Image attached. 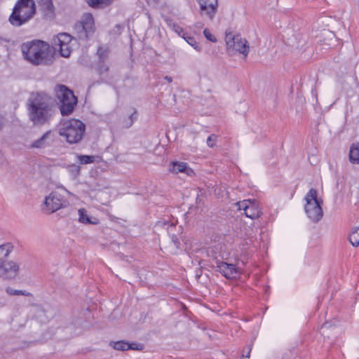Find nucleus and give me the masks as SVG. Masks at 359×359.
Here are the masks:
<instances>
[{
    "mask_svg": "<svg viewBox=\"0 0 359 359\" xmlns=\"http://www.w3.org/2000/svg\"><path fill=\"white\" fill-rule=\"evenodd\" d=\"M21 50L24 58L33 65H50L53 62V53L48 43L41 40H33L23 43Z\"/></svg>",
    "mask_w": 359,
    "mask_h": 359,
    "instance_id": "nucleus-1",
    "label": "nucleus"
},
{
    "mask_svg": "<svg viewBox=\"0 0 359 359\" xmlns=\"http://www.w3.org/2000/svg\"><path fill=\"white\" fill-rule=\"evenodd\" d=\"M28 109L29 119L35 126H43L50 119L51 107L39 93L33 99L29 100Z\"/></svg>",
    "mask_w": 359,
    "mask_h": 359,
    "instance_id": "nucleus-2",
    "label": "nucleus"
},
{
    "mask_svg": "<svg viewBox=\"0 0 359 359\" xmlns=\"http://www.w3.org/2000/svg\"><path fill=\"white\" fill-rule=\"evenodd\" d=\"M36 13V6L34 0H18L8 20L13 26L20 27L30 20Z\"/></svg>",
    "mask_w": 359,
    "mask_h": 359,
    "instance_id": "nucleus-3",
    "label": "nucleus"
},
{
    "mask_svg": "<svg viewBox=\"0 0 359 359\" xmlns=\"http://www.w3.org/2000/svg\"><path fill=\"white\" fill-rule=\"evenodd\" d=\"M55 97L59 101L62 116H69L73 113L78 103V98L72 90L64 84H57L55 87Z\"/></svg>",
    "mask_w": 359,
    "mask_h": 359,
    "instance_id": "nucleus-4",
    "label": "nucleus"
},
{
    "mask_svg": "<svg viewBox=\"0 0 359 359\" xmlns=\"http://www.w3.org/2000/svg\"><path fill=\"white\" fill-rule=\"evenodd\" d=\"M304 210L308 217L313 222L318 223L323 216V201L318 196V191L311 188L304 196Z\"/></svg>",
    "mask_w": 359,
    "mask_h": 359,
    "instance_id": "nucleus-5",
    "label": "nucleus"
},
{
    "mask_svg": "<svg viewBox=\"0 0 359 359\" xmlns=\"http://www.w3.org/2000/svg\"><path fill=\"white\" fill-rule=\"evenodd\" d=\"M85 130L86 125L81 121L72 118L63 123L58 133L65 137L69 144H76L81 140Z\"/></svg>",
    "mask_w": 359,
    "mask_h": 359,
    "instance_id": "nucleus-6",
    "label": "nucleus"
},
{
    "mask_svg": "<svg viewBox=\"0 0 359 359\" xmlns=\"http://www.w3.org/2000/svg\"><path fill=\"white\" fill-rule=\"evenodd\" d=\"M13 248V246L10 243L0 245V277L6 279L15 278L19 271V265L16 262L5 260Z\"/></svg>",
    "mask_w": 359,
    "mask_h": 359,
    "instance_id": "nucleus-7",
    "label": "nucleus"
},
{
    "mask_svg": "<svg viewBox=\"0 0 359 359\" xmlns=\"http://www.w3.org/2000/svg\"><path fill=\"white\" fill-rule=\"evenodd\" d=\"M225 41L227 47V51L229 54L234 52H238L247 57L249 53V46L248 41L245 39H242L241 35H233L231 33H226Z\"/></svg>",
    "mask_w": 359,
    "mask_h": 359,
    "instance_id": "nucleus-8",
    "label": "nucleus"
},
{
    "mask_svg": "<svg viewBox=\"0 0 359 359\" xmlns=\"http://www.w3.org/2000/svg\"><path fill=\"white\" fill-rule=\"evenodd\" d=\"M214 264L211 267L219 272L226 279H233L239 273V269L234 264H229L218 259L217 256L213 257Z\"/></svg>",
    "mask_w": 359,
    "mask_h": 359,
    "instance_id": "nucleus-9",
    "label": "nucleus"
},
{
    "mask_svg": "<svg viewBox=\"0 0 359 359\" xmlns=\"http://www.w3.org/2000/svg\"><path fill=\"white\" fill-rule=\"evenodd\" d=\"M237 205L238 210H243L245 215L252 219H257L262 215L259 203L255 199L239 201Z\"/></svg>",
    "mask_w": 359,
    "mask_h": 359,
    "instance_id": "nucleus-10",
    "label": "nucleus"
},
{
    "mask_svg": "<svg viewBox=\"0 0 359 359\" xmlns=\"http://www.w3.org/2000/svg\"><path fill=\"white\" fill-rule=\"evenodd\" d=\"M62 196L57 191H52L48 196H46L43 203L47 210L53 213L65 206L64 203L67 202H62Z\"/></svg>",
    "mask_w": 359,
    "mask_h": 359,
    "instance_id": "nucleus-11",
    "label": "nucleus"
},
{
    "mask_svg": "<svg viewBox=\"0 0 359 359\" xmlns=\"http://www.w3.org/2000/svg\"><path fill=\"white\" fill-rule=\"evenodd\" d=\"M84 29V39L88 40L93 36L95 31L94 18L90 13H86L83 15L81 26Z\"/></svg>",
    "mask_w": 359,
    "mask_h": 359,
    "instance_id": "nucleus-12",
    "label": "nucleus"
},
{
    "mask_svg": "<svg viewBox=\"0 0 359 359\" xmlns=\"http://www.w3.org/2000/svg\"><path fill=\"white\" fill-rule=\"evenodd\" d=\"M200 6L201 14H205L210 20H213L217 11V0H196Z\"/></svg>",
    "mask_w": 359,
    "mask_h": 359,
    "instance_id": "nucleus-13",
    "label": "nucleus"
},
{
    "mask_svg": "<svg viewBox=\"0 0 359 359\" xmlns=\"http://www.w3.org/2000/svg\"><path fill=\"white\" fill-rule=\"evenodd\" d=\"M43 18L52 20L55 17V8L53 0H37Z\"/></svg>",
    "mask_w": 359,
    "mask_h": 359,
    "instance_id": "nucleus-14",
    "label": "nucleus"
},
{
    "mask_svg": "<svg viewBox=\"0 0 359 359\" xmlns=\"http://www.w3.org/2000/svg\"><path fill=\"white\" fill-rule=\"evenodd\" d=\"M169 171L175 173H184L187 176H193L195 175V172L193 169H191L187 163L181 162V161H172L169 165Z\"/></svg>",
    "mask_w": 359,
    "mask_h": 359,
    "instance_id": "nucleus-15",
    "label": "nucleus"
},
{
    "mask_svg": "<svg viewBox=\"0 0 359 359\" xmlns=\"http://www.w3.org/2000/svg\"><path fill=\"white\" fill-rule=\"evenodd\" d=\"M79 219L80 223L84 224H97L99 219L96 217H93L87 214V210L85 208H80L78 211Z\"/></svg>",
    "mask_w": 359,
    "mask_h": 359,
    "instance_id": "nucleus-16",
    "label": "nucleus"
},
{
    "mask_svg": "<svg viewBox=\"0 0 359 359\" xmlns=\"http://www.w3.org/2000/svg\"><path fill=\"white\" fill-rule=\"evenodd\" d=\"M51 135V130H48L40 138L34 141L32 144L29 146L30 149H44L46 147L49 146L50 144L48 142L47 140L49 136Z\"/></svg>",
    "mask_w": 359,
    "mask_h": 359,
    "instance_id": "nucleus-17",
    "label": "nucleus"
},
{
    "mask_svg": "<svg viewBox=\"0 0 359 359\" xmlns=\"http://www.w3.org/2000/svg\"><path fill=\"white\" fill-rule=\"evenodd\" d=\"M72 40V37L70 34L62 32L58 34L56 36H55L53 39V44L55 46H65L67 43H69Z\"/></svg>",
    "mask_w": 359,
    "mask_h": 359,
    "instance_id": "nucleus-18",
    "label": "nucleus"
},
{
    "mask_svg": "<svg viewBox=\"0 0 359 359\" xmlns=\"http://www.w3.org/2000/svg\"><path fill=\"white\" fill-rule=\"evenodd\" d=\"M114 0H85L87 4L93 9H103L112 4Z\"/></svg>",
    "mask_w": 359,
    "mask_h": 359,
    "instance_id": "nucleus-19",
    "label": "nucleus"
},
{
    "mask_svg": "<svg viewBox=\"0 0 359 359\" xmlns=\"http://www.w3.org/2000/svg\"><path fill=\"white\" fill-rule=\"evenodd\" d=\"M349 161L353 164H359V143H353L350 147Z\"/></svg>",
    "mask_w": 359,
    "mask_h": 359,
    "instance_id": "nucleus-20",
    "label": "nucleus"
},
{
    "mask_svg": "<svg viewBox=\"0 0 359 359\" xmlns=\"http://www.w3.org/2000/svg\"><path fill=\"white\" fill-rule=\"evenodd\" d=\"M110 50L107 46H100L97 50V55L98 57V61L106 62L109 57Z\"/></svg>",
    "mask_w": 359,
    "mask_h": 359,
    "instance_id": "nucleus-21",
    "label": "nucleus"
},
{
    "mask_svg": "<svg viewBox=\"0 0 359 359\" xmlns=\"http://www.w3.org/2000/svg\"><path fill=\"white\" fill-rule=\"evenodd\" d=\"M100 158V156H95L93 155H85V154H79L77 155V158L80 164L86 165L90 164L95 162L96 158Z\"/></svg>",
    "mask_w": 359,
    "mask_h": 359,
    "instance_id": "nucleus-22",
    "label": "nucleus"
},
{
    "mask_svg": "<svg viewBox=\"0 0 359 359\" xmlns=\"http://www.w3.org/2000/svg\"><path fill=\"white\" fill-rule=\"evenodd\" d=\"M66 168L73 180H76L81 174V167L79 165L72 163L68 165Z\"/></svg>",
    "mask_w": 359,
    "mask_h": 359,
    "instance_id": "nucleus-23",
    "label": "nucleus"
},
{
    "mask_svg": "<svg viewBox=\"0 0 359 359\" xmlns=\"http://www.w3.org/2000/svg\"><path fill=\"white\" fill-rule=\"evenodd\" d=\"M110 346H111L114 349L117 351H128L127 345H128V341L126 340H120L117 341H111L109 343Z\"/></svg>",
    "mask_w": 359,
    "mask_h": 359,
    "instance_id": "nucleus-24",
    "label": "nucleus"
},
{
    "mask_svg": "<svg viewBox=\"0 0 359 359\" xmlns=\"http://www.w3.org/2000/svg\"><path fill=\"white\" fill-rule=\"evenodd\" d=\"M90 187L92 190H97L100 191L102 189H105L108 187L107 182L102 180H95L94 182H91L90 184Z\"/></svg>",
    "mask_w": 359,
    "mask_h": 359,
    "instance_id": "nucleus-25",
    "label": "nucleus"
},
{
    "mask_svg": "<svg viewBox=\"0 0 359 359\" xmlns=\"http://www.w3.org/2000/svg\"><path fill=\"white\" fill-rule=\"evenodd\" d=\"M138 112L136 109H133V112L128 116V118L124 121L126 128H130L134 122L137 120Z\"/></svg>",
    "mask_w": 359,
    "mask_h": 359,
    "instance_id": "nucleus-26",
    "label": "nucleus"
},
{
    "mask_svg": "<svg viewBox=\"0 0 359 359\" xmlns=\"http://www.w3.org/2000/svg\"><path fill=\"white\" fill-rule=\"evenodd\" d=\"M124 86L129 89L133 88L136 86L137 82V78L136 76L127 75L124 80Z\"/></svg>",
    "mask_w": 359,
    "mask_h": 359,
    "instance_id": "nucleus-27",
    "label": "nucleus"
},
{
    "mask_svg": "<svg viewBox=\"0 0 359 359\" xmlns=\"http://www.w3.org/2000/svg\"><path fill=\"white\" fill-rule=\"evenodd\" d=\"M349 241L353 246L359 245V227L353 230L349 235Z\"/></svg>",
    "mask_w": 359,
    "mask_h": 359,
    "instance_id": "nucleus-28",
    "label": "nucleus"
},
{
    "mask_svg": "<svg viewBox=\"0 0 359 359\" xmlns=\"http://www.w3.org/2000/svg\"><path fill=\"white\" fill-rule=\"evenodd\" d=\"M58 51L60 55L63 57H69L70 56L72 50L69 46V43L65 46H60L58 47Z\"/></svg>",
    "mask_w": 359,
    "mask_h": 359,
    "instance_id": "nucleus-29",
    "label": "nucleus"
},
{
    "mask_svg": "<svg viewBox=\"0 0 359 359\" xmlns=\"http://www.w3.org/2000/svg\"><path fill=\"white\" fill-rule=\"evenodd\" d=\"M185 41L197 51L201 52L202 50V47L198 44L194 36L191 35L187 36Z\"/></svg>",
    "mask_w": 359,
    "mask_h": 359,
    "instance_id": "nucleus-30",
    "label": "nucleus"
},
{
    "mask_svg": "<svg viewBox=\"0 0 359 359\" xmlns=\"http://www.w3.org/2000/svg\"><path fill=\"white\" fill-rule=\"evenodd\" d=\"M106 62H100V61H98L97 62V71L98 72L99 74H103L105 72H107L109 71V67L108 65H106L105 63Z\"/></svg>",
    "mask_w": 359,
    "mask_h": 359,
    "instance_id": "nucleus-31",
    "label": "nucleus"
},
{
    "mask_svg": "<svg viewBox=\"0 0 359 359\" xmlns=\"http://www.w3.org/2000/svg\"><path fill=\"white\" fill-rule=\"evenodd\" d=\"M127 348H128V350L142 351L144 348V345L143 344H139L136 342H128Z\"/></svg>",
    "mask_w": 359,
    "mask_h": 359,
    "instance_id": "nucleus-32",
    "label": "nucleus"
},
{
    "mask_svg": "<svg viewBox=\"0 0 359 359\" xmlns=\"http://www.w3.org/2000/svg\"><path fill=\"white\" fill-rule=\"evenodd\" d=\"M168 24L179 36L181 35V33L183 32L184 31V29L182 27H180L177 23L172 22V20H168Z\"/></svg>",
    "mask_w": 359,
    "mask_h": 359,
    "instance_id": "nucleus-33",
    "label": "nucleus"
},
{
    "mask_svg": "<svg viewBox=\"0 0 359 359\" xmlns=\"http://www.w3.org/2000/svg\"><path fill=\"white\" fill-rule=\"evenodd\" d=\"M80 26H81V22L76 23L74 25V29L76 30V33L78 34L79 39L80 40L85 41L86 39H84V34H86V33L84 32V29H81V27Z\"/></svg>",
    "mask_w": 359,
    "mask_h": 359,
    "instance_id": "nucleus-34",
    "label": "nucleus"
},
{
    "mask_svg": "<svg viewBox=\"0 0 359 359\" xmlns=\"http://www.w3.org/2000/svg\"><path fill=\"white\" fill-rule=\"evenodd\" d=\"M203 33L208 41L213 43L217 42V38L210 33V30L208 28L204 29Z\"/></svg>",
    "mask_w": 359,
    "mask_h": 359,
    "instance_id": "nucleus-35",
    "label": "nucleus"
},
{
    "mask_svg": "<svg viewBox=\"0 0 359 359\" xmlns=\"http://www.w3.org/2000/svg\"><path fill=\"white\" fill-rule=\"evenodd\" d=\"M217 139V136L215 134L209 135L206 141L208 146L210 148H212L216 144Z\"/></svg>",
    "mask_w": 359,
    "mask_h": 359,
    "instance_id": "nucleus-36",
    "label": "nucleus"
},
{
    "mask_svg": "<svg viewBox=\"0 0 359 359\" xmlns=\"http://www.w3.org/2000/svg\"><path fill=\"white\" fill-rule=\"evenodd\" d=\"M6 292L8 294H9L11 296L20 295V293H21L20 290H15L11 287H6Z\"/></svg>",
    "mask_w": 359,
    "mask_h": 359,
    "instance_id": "nucleus-37",
    "label": "nucleus"
},
{
    "mask_svg": "<svg viewBox=\"0 0 359 359\" xmlns=\"http://www.w3.org/2000/svg\"><path fill=\"white\" fill-rule=\"evenodd\" d=\"M171 241H172V243L174 244V245L175 246V248L177 249H180V242L177 236V235L175 234H172L171 235Z\"/></svg>",
    "mask_w": 359,
    "mask_h": 359,
    "instance_id": "nucleus-38",
    "label": "nucleus"
},
{
    "mask_svg": "<svg viewBox=\"0 0 359 359\" xmlns=\"http://www.w3.org/2000/svg\"><path fill=\"white\" fill-rule=\"evenodd\" d=\"M6 122V118L5 116L0 113V132L2 130L5 123Z\"/></svg>",
    "mask_w": 359,
    "mask_h": 359,
    "instance_id": "nucleus-39",
    "label": "nucleus"
},
{
    "mask_svg": "<svg viewBox=\"0 0 359 359\" xmlns=\"http://www.w3.org/2000/svg\"><path fill=\"white\" fill-rule=\"evenodd\" d=\"M330 327H331V328H332V327L330 326V323H329L325 322V323H323V324L322 325V326H321V328H320L321 331L323 332V334H325V329H328V328H330Z\"/></svg>",
    "mask_w": 359,
    "mask_h": 359,
    "instance_id": "nucleus-40",
    "label": "nucleus"
},
{
    "mask_svg": "<svg viewBox=\"0 0 359 359\" xmlns=\"http://www.w3.org/2000/svg\"><path fill=\"white\" fill-rule=\"evenodd\" d=\"M20 295L26 296V297H31V296H32V294L29 292H27L26 290H21Z\"/></svg>",
    "mask_w": 359,
    "mask_h": 359,
    "instance_id": "nucleus-41",
    "label": "nucleus"
},
{
    "mask_svg": "<svg viewBox=\"0 0 359 359\" xmlns=\"http://www.w3.org/2000/svg\"><path fill=\"white\" fill-rule=\"evenodd\" d=\"M148 4H156L159 0H145Z\"/></svg>",
    "mask_w": 359,
    "mask_h": 359,
    "instance_id": "nucleus-42",
    "label": "nucleus"
},
{
    "mask_svg": "<svg viewBox=\"0 0 359 359\" xmlns=\"http://www.w3.org/2000/svg\"><path fill=\"white\" fill-rule=\"evenodd\" d=\"M180 36H182L185 40V39H187V36H190V34L184 30L183 32H182L181 35Z\"/></svg>",
    "mask_w": 359,
    "mask_h": 359,
    "instance_id": "nucleus-43",
    "label": "nucleus"
},
{
    "mask_svg": "<svg viewBox=\"0 0 359 359\" xmlns=\"http://www.w3.org/2000/svg\"><path fill=\"white\" fill-rule=\"evenodd\" d=\"M180 36H182L185 40V39H187V36H190V34L184 30L183 32H182L181 35Z\"/></svg>",
    "mask_w": 359,
    "mask_h": 359,
    "instance_id": "nucleus-44",
    "label": "nucleus"
},
{
    "mask_svg": "<svg viewBox=\"0 0 359 359\" xmlns=\"http://www.w3.org/2000/svg\"><path fill=\"white\" fill-rule=\"evenodd\" d=\"M164 79L166 80L168 83H171L172 81V79L170 76H165Z\"/></svg>",
    "mask_w": 359,
    "mask_h": 359,
    "instance_id": "nucleus-45",
    "label": "nucleus"
},
{
    "mask_svg": "<svg viewBox=\"0 0 359 359\" xmlns=\"http://www.w3.org/2000/svg\"><path fill=\"white\" fill-rule=\"evenodd\" d=\"M311 93H312V95H313L314 96L317 97V91H316V88H312V90H311Z\"/></svg>",
    "mask_w": 359,
    "mask_h": 359,
    "instance_id": "nucleus-46",
    "label": "nucleus"
},
{
    "mask_svg": "<svg viewBox=\"0 0 359 359\" xmlns=\"http://www.w3.org/2000/svg\"><path fill=\"white\" fill-rule=\"evenodd\" d=\"M250 349L248 351V353L245 355L244 354H243V357L244 358H249L250 357Z\"/></svg>",
    "mask_w": 359,
    "mask_h": 359,
    "instance_id": "nucleus-47",
    "label": "nucleus"
},
{
    "mask_svg": "<svg viewBox=\"0 0 359 359\" xmlns=\"http://www.w3.org/2000/svg\"><path fill=\"white\" fill-rule=\"evenodd\" d=\"M175 225L172 224L169 226V228L172 229V228H175Z\"/></svg>",
    "mask_w": 359,
    "mask_h": 359,
    "instance_id": "nucleus-48",
    "label": "nucleus"
},
{
    "mask_svg": "<svg viewBox=\"0 0 359 359\" xmlns=\"http://www.w3.org/2000/svg\"><path fill=\"white\" fill-rule=\"evenodd\" d=\"M200 276H201V275L196 274V277L199 278Z\"/></svg>",
    "mask_w": 359,
    "mask_h": 359,
    "instance_id": "nucleus-49",
    "label": "nucleus"
}]
</instances>
